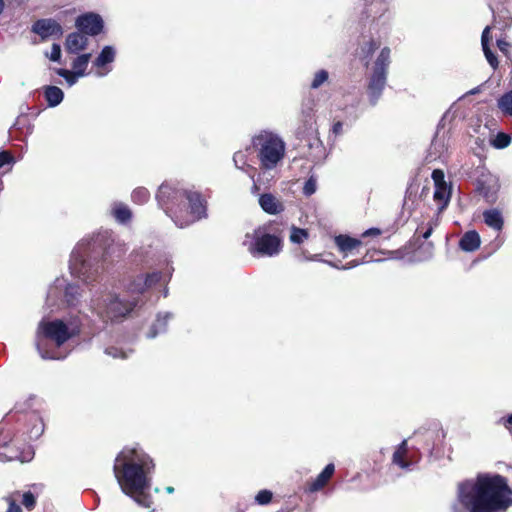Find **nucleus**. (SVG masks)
Segmentation results:
<instances>
[{"instance_id":"393cba45","label":"nucleus","mask_w":512,"mask_h":512,"mask_svg":"<svg viewBox=\"0 0 512 512\" xmlns=\"http://www.w3.org/2000/svg\"><path fill=\"white\" fill-rule=\"evenodd\" d=\"M484 223L491 229L500 232L504 226V218L497 208H490L483 211Z\"/></svg>"},{"instance_id":"473e14b6","label":"nucleus","mask_w":512,"mask_h":512,"mask_svg":"<svg viewBox=\"0 0 512 512\" xmlns=\"http://www.w3.org/2000/svg\"><path fill=\"white\" fill-rule=\"evenodd\" d=\"M91 54L90 53H83L78 55L73 61H72V71L76 72L77 75H80L81 77L86 75V69L88 66V63L90 61Z\"/></svg>"},{"instance_id":"e433bc0d","label":"nucleus","mask_w":512,"mask_h":512,"mask_svg":"<svg viewBox=\"0 0 512 512\" xmlns=\"http://www.w3.org/2000/svg\"><path fill=\"white\" fill-rule=\"evenodd\" d=\"M150 198V193L148 189L144 187H138L133 190L131 194V199L136 204H144L146 203Z\"/></svg>"},{"instance_id":"f03ea898","label":"nucleus","mask_w":512,"mask_h":512,"mask_svg":"<svg viewBox=\"0 0 512 512\" xmlns=\"http://www.w3.org/2000/svg\"><path fill=\"white\" fill-rule=\"evenodd\" d=\"M127 252L126 244L115 240L108 230L84 237L71 252L69 269L71 275L86 284L101 279L107 265Z\"/></svg>"},{"instance_id":"49530a36","label":"nucleus","mask_w":512,"mask_h":512,"mask_svg":"<svg viewBox=\"0 0 512 512\" xmlns=\"http://www.w3.org/2000/svg\"><path fill=\"white\" fill-rule=\"evenodd\" d=\"M22 504L28 509L32 510L36 504V498L31 491L24 492L22 496Z\"/></svg>"},{"instance_id":"774afa93","label":"nucleus","mask_w":512,"mask_h":512,"mask_svg":"<svg viewBox=\"0 0 512 512\" xmlns=\"http://www.w3.org/2000/svg\"><path fill=\"white\" fill-rule=\"evenodd\" d=\"M251 178H252V180H253L252 193H255L256 191H258V190H259V186H258V184H257V183H258V181H259V179H258V180H255V179H254V176H251Z\"/></svg>"},{"instance_id":"aec40b11","label":"nucleus","mask_w":512,"mask_h":512,"mask_svg":"<svg viewBox=\"0 0 512 512\" xmlns=\"http://www.w3.org/2000/svg\"><path fill=\"white\" fill-rule=\"evenodd\" d=\"M173 318V313L171 312H159L156 315L155 321L150 326L148 332L146 333L147 339H154L158 335L164 334L168 329V322Z\"/></svg>"},{"instance_id":"c85d7f7f","label":"nucleus","mask_w":512,"mask_h":512,"mask_svg":"<svg viewBox=\"0 0 512 512\" xmlns=\"http://www.w3.org/2000/svg\"><path fill=\"white\" fill-rule=\"evenodd\" d=\"M115 57V48L111 45H106L102 48L97 58L93 61V65L97 68L105 67L106 65L114 62Z\"/></svg>"},{"instance_id":"f704fd0d","label":"nucleus","mask_w":512,"mask_h":512,"mask_svg":"<svg viewBox=\"0 0 512 512\" xmlns=\"http://www.w3.org/2000/svg\"><path fill=\"white\" fill-rule=\"evenodd\" d=\"M477 189L487 202L493 203L496 200L497 189L495 187L479 181Z\"/></svg>"},{"instance_id":"cd10ccee","label":"nucleus","mask_w":512,"mask_h":512,"mask_svg":"<svg viewBox=\"0 0 512 512\" xmlns=\"http://www.w3.org/2000/svg\"><path fill=\"white\" fill-rule=\"evenodd\" d=\"M380 42L371 38L361 44L357 55L364 66L368 67L374 52L379 48Z\"/></svg>"},{"instance_id":"ddd939ff","label":"nucleus","mask_w":512,"mask_h":512,"mask_svg":"<svg viewBox=\"0 0 512 512\" xmlns=\"http://www.w3.org/2000/svg\"><path fill=\"white\" fill-rule=\"evenodd\" d=\"M390 0H365V8L363 11L364 25L369 24L370 31L380 33L386 29L391 14L389 11Z\"/></svg>"},{"instance_id":"603ef678","label":"nucleus","mask_w":512,"mask_h":512,"mask_svg":"<svg viewBox=\"0 0 512 512\" xmlns=\"http://www.w3.org/2000/svg\"><path fill=\"white\" fill-rule=\"evenodd\" d=\"M451 118H452V116H450V111L449 110L446 111L438 123L437 132H436L435 137L438 136L440 129L445 127L446 120L447 119L451 120ZM436 145H437V140H436V138H434V140L432 141V147H436Z\"/></svg>"},{"instance_id":"2eb2a0df","label":"nucleus","mask_w":512,"mask_h":512,"mask_svg":"<svg viewBox=\"0 0 512 512\" xmlns=\"http://www.w3.org/2000/svg\"><path fill=\"white\" fill-rule=\"evenodd\" d=\"M185 205L182 216L183 220L189 221V225L207 218V202L199 191L189 188Z\"/></svg>"},{"instance_id":"39448f33","label":"nucleus","mask_w":512,"mask_h":512,"mask_svg":"<svg viewBox=\"0 0 512 512\" xmlns=\"http://www.w3.org/2000/svg\"><path fill=\"white\" fill-rule=\"evenodd\" d=\"M446 433L439 423H431L428 427H421L415 431L412 440L415 445L408 451L407 440H403L393 454V463L401 469L411 470L425 452L430 457H438L442 453V447Z\"/></svg>"},{"instance_id":"864d4df0","label":"nucleus","mask_w":512,"mask_h":512,"mask_svg":"<svg viewBox=\"0 0 512 512\" xmlns=\"http://www.w3.org/2000/svg\"><path fill=\"white\" fill-rule=\"evenodd\" d=\"M19 459L21 462L26 461L27 459L21 457L16 451H11L9 454L0 453V461H12Z\"/></svg>"},{"instance_id":"ea45409f","label":"nucleus","mask_w":512,"mask_h":512,"mask_svg":"<svg viewBox=\"0 0 512 512\" xmlns=\"http://www.w3.org/2000/svg\"><path fill=\"white\" fill-rule=\"evenodd\" d=\"M309 234L306 229L293 226L291 228L290 241L295 244H301L308 238Z\"/></svg>"},{"instance_id":"f257e3e1","label":"nucleus","mask_w":512,"mask_h":512,"mask_svg":"<svg viewBox=\"0 0 512 512\" xmlns=\"http://www.w3.org/2000/svg\"><path fill=\"white\" fill-rule=\"evenodd\" d=\"M512 506V488L500 474H480L459 482L451 512H506Z\"/></svg>"},{"instance_id":"0e129e2a","label":"nucleus","mask_w":512,"mask_h":512,"mask_svg":"<svg viewBox=\"0 0 512 512\" xmlns=\"http://www.w3.org/2000/svg\"><path fill=\"white\" fill-rule=\"evenodd\" d=\"M27 121V118L26 117H18L15 121V123L13 124V129H21L22 126L25 125V122Z\"/></svg>"},{"instance_id":"58836bf2","label":"nucleus","mask_w":512,"mask_h":512,"mask_svg":"<svg viewBox=\"0 0 512 512\" xmlns=\"http://www.w3.org/2000/svg\"><path fill=\"white\" fill-rule=\"evenodd\" d=\"M511 143V136L504 132H499L491 141L493 147L497 149H504Z\"/></svg>"},{"instance_id":"a878e982","label":"nucleus","mask_w":512,"mask_h":512,"mask_svg":"<svg viewBox=\"0 0 512 512\" xmlns=\"http://www.w3.org/2000/svg\"><path fill=\"white\" fill-rule=\"evenodd\" d=\"M334 242L338 250L346 257L352 250L358 248L362 242L346 234H339L334 237Z\"/></svg>"},{"instance_id":"72a5a7b5","label":"nucleus","mask_w":512,"mask_h":512,"mask_svg":"<svg viewBox=\"0 0 512 512\" xmlns=\"http://www.w3.org/2000/svg\"><path fill=\"white\" fill-rule=\"evenodd\" d=\"M497 106L504 115L512 117V89L498 98Z\"/></svg>"},{"instance_id":"1a4fd4ad","label":"nucleus","mask_w":512,"mask_h":512,"mask_svg":"<svg viewBox=\"0 0 512 512\" xmlns=\"http://www.w3.org/2000/svg\"><path fill=\"white\" fill-rule=\"evenodd\" d=\"M314 106L315 103L312 100L302 103L295 136L309 148V156L313 161H317L324 155V146L318 136Z\"/></svg>"},{"instance_id":"3c124183","label":"nucleus","mask_w":512,"mask_h":512,"mask_svg":"<svg viewBox=\"0 0 512 512\" xmlns=\"http://www.w3.org/2000/svg\"><path fill=\"white\" fill-rule=\"evenodd\" d=\"M14 157L9 151H0V168L5 165L14 163Z\"/></svg>"},{"instance_id":"4468645a","label":"nucleus","mask_w":512,"mask_h":512,"mask_svg":"<svg viewBox=\"0 0 512 512\" xmlns=\"http://www.w3.org/2000/svg\"><path fill=\"white\" fill-rule=\"evenodd\" d=\"M64 288V301L69 307H76L80 304L82 298V289L78 284L66 283L65 279H56L47 291V303L50 306L56 304Z\"/></svg>"},{"instance_id":"13d9d810","label":"nucleus","mask_w":512,"mask_h":512,"mask_svg":"<svg viewBox=\"0 0 512 512\" xmlns=\"http://www.w3.org/2000/svg\"><path fill=\"white\" fill-rule=\"evenodd\" d=\"M432 232L433 226L431 225V223L427 224V227L425 228L424 231H421L420 228L416 230V233L419 234V237L424 240L428 239L431 236Z\"/></svg>"},{"instance_id":"f8f14e48","label":"nucleus","mask_w":512,"mask_h":512,"mask_svg":"<svg viewBox=\"0 0 512 512\" xmlns=\"http://www.w3.org/2000/svg\"><path fill=\"white\" fill-rule=\"evenodd\" d=\"M390 65V49L384 47L377 56L372 72L368 77L367 96L371 106H375L381 98L387 84Z\"/></svg>"},{"instance_id":"79ce46f5","label":"nucleus","mask_w":512,"mask_h":512,"mask_svg":"<svg viewBox=\"0 0 512 512\" xmlns=\"http://www.w3.org/2000/svg\"><path fill=\"white\" fill-rule=\"evenodd\" d=\"M105 354L113 357V358H121L126 359L128 357V352L123 350L122 348H118L116 346H110L105 349Z\"/></svg>"},{"instance_id":"9d476101","label":"nucleus","mask_w":512,"mask_h":512,"mask_svg":"<svg viewBox=\"0 0 512 512\" xmlns=\"http://www.w3.org/2000/svg\"><path fill=\"white\" fill-rule=\"evenodd\" d=\"M252 145L257 151L260 167L264 170L274 169L285 154L284 141L272 132L263 131L254 136Z\"/></svg>"},{"instance_id":"7ed1b4c3","label":"nucleus","mask_w":512,"mask_h":512,"mask_svg":"<svg viewBox=\"0 0 512 512\" xmlns=\"http://www.w3.org/2000/svg\"><path fill=\"white\" fill-rule=\"evenodd\" d=\"M154 468L153 459L139 445L124 447L114 461V476L122 492L144 508L153 504L147 490L151 486L150 475Z\"/></svg>"},{"instance_id":"0eeeda50","label":"nucleus","mask_w":512,"mask_h":512,"mask_svg":"<svg viewBox=\"0 0 512 512\" xmlns=\"http://www.w3.org/2000/svg\"><path fill=\"white\" fill-rule=\"evenodd\" d=\"M137 305L135 298L127 299L106 288L96 292L90 300V310L101 324V329L109 324L122 322Z\"/></svg>"},{"instance_id":"bb28decb","label":"nucleus","mask_w":512,"mask_h":512,"mask_svg":"<svg viewBox=\"0 0 512 512\" xmlns=\"http://www.w3.org/2000/svg\"><path fill=\"white\" fill-rule=\"evenodd\" d=\"M334 471V464H327L325 468L321 471V473L316 477V479L308 486L307 491L314 493L321 490L327 484L329 479L333 476Z\"/></svg>"},{"instance_id":"b1692460","label":"nucleus","mask_w":512,"mask_h":512,"mask_svg":"<svg viewBox=\"0 0 512 512\" xmlns=\"http://www.w3.org/2000/svg\"><path fill=\"white\" fill-rule=\"evenodd\" d=\"M481 244V238L476 230L465 232L459 240V247L465 252L476 251Z\"/></svg>"},{"instance_id":"dca6fc26","label":"nucleus","mask_w":512,"mask_h":512,"mask_svg":"<svg viewBox=\"0 0 512 512\" xmlns=\"http://www.w3.org/2000/svg\"><path fill=\"white\" fill-rule=\"evenodd\" d=\"M161 281L166 282V280L163 279L162 272L153 271L151 273L128 277L124 280L123 286L130 295H140Z\"/></svg>"},{"instance_id":"5701e85b","label":"nucleus","mask_w":512,"mask_h":512,"mask_svg":"<svg viewBox=\"0 0 512 512\" xmlns=\"http://www.w3.org/2000/svg\"><path fill=\"white\" fill-rule=\"evenodd\" d=\"M493 13L494 27L505 31L512 25V15L510 11L503 5H500L496 9L491 8Z\"/></svg>"},{"instance_id":"6ab92c4d","label":"nucleus","mask_w":512,"mask_h":512,"mask_svg":"<svg viewBox=\"0 0 512 512\" xmlns=\"http://www.w3.org/2000/svg\"><path fill=\"white\" fill-rule=\"evenodd\" d=\"M88 42L87 35L77 30L66 36L64 47L68 54H79L87 48Z\"/></svg>"},{"instance_id":"a211bd4d","label":"nucleus","mask_w":512,"mask_h":512,"mask_svg":"<svg viewBox=\"0 0 512 512\" xmlns=\"http://www.w3.org/2000/svg\"><path fill=\"white\" fill-rule=\"evenodd\" d=\"M75 26L87 36H97L103 31L104 22L99 14L89 12L78 16Z\"/></svg>"},{"instance_id":"4d7b16f0","label":"nucleus","mask_w":512,"mask_h":512,"mask_svg":"<svg viewBox=\"0 0 512 512\" xmlns=\"http://www.w3.org/2000/svg\"><path fill=\"white\" fill-rule=\"evenodd\" d=\"M497 47L504 55H508L510 43L507 42L505 39H497Z\"/></svg>"},{"instance_id":"de8ad7c7","label":"nucleus","mask_w":512,"mask_h":512,"mask_svg":"<svg viewBox=\"0 0 512 512\" xmlns=\"http://www.w3.org/2000/svg\"><path fill=\"white\" fill-rule=\"evenodd\" d=\"M434 186L447 185L445 181V174L441 169H434L431 174Z\"/></svg>"},{"instance_id":"7c9ffc66","label":"nucleus","mask_w":512,"mask_h":512,"mask_svg":"<svg viewBox=\"0 0 512 512\" xmlns=\"http://www.w3.org/2000/svg\"><path fill=\"white\" fill-rule=\"evenodd\" d=\"M451 197V188L447 185L435 186L433 198L439 205V210H443L449 204Z\"/></svg>"},{"instance_id":"338daca9","label":"nucleus","mask_w":512,"mask_h":512,"mask_svg":"<svg viewBox=\"0 0 512 512\" xmlns=\"http://www.w3.org/2000/svg\"><path fill=\"white\" fill-rule=\"evenodd\" d=\"M481 91V85L471 89L470 91H468L466 94L467 95H475L477 93H479Z\"/></svg>"},{"instance_id":"20e7f679","label":"nucleus","mask_w":512,"mask_h":512,"mask_svg":"<svg viewBox=\"0 0 512 512\" xmlns=\"http://www.w3.org/2000/svg\"><path fill=\"white\" fill-rule=\"evenodd\" d=\"M82 330V320L79 316H70L67 321L63 319L43 318L37 326L35 346L44 360H64L66 353L60 347L68 340L79 336Z\"/></svg>"},{"instance_id":"6e6552de","label":"nucleus","mask_w":512,"mask_h":512,"mask_svg":"<svg viewBox=\"0 0 512 512\" xmlns=\"http://www.w3.org/2000/svg\"><path fill=\"white\" fill-rule=\"evenodd\" d=\"M189 188L179 182H164L158 188L156 200L158 206L164 210L175 225L179 228L189 226V221L183 220L182 213L186 205V196Z\"/></svg>"},{"instance_id":"9b49d317","label":"nucleus","mask_w":512,"mask_h":512,"mask_svg":"<svg viewBox=\"0 0 512 512\" xmlns=\"http://www.w3.org/2000/svg\"><path fill=\"white\" fill-rule=\"evenodd\" d=\"M267 230V226H259L245 235L243 246L255 258L274 257L282 250L281 238Z\"/></svg>"},{"instance_id":"5fc2aeb1","label":"nucleus","mask_w":512,"mask_h":512,"mask_svg":"<svg viewBox=\"0 0 512 512\" xmlns=\"http://www.w3.org/2000/svg\"><path fill=\"white\" fill-rule=\"evenodd\" d=\"M5 500L8 503L6 512H22L21 506L11 496L6 497Z\"/></svg>"},{"instance_id":"052dcab7","label":"nucleus","mask_w":512,"mask_h":512,"mask_svg":"<svg viewBox=\"0 0 512 512\" xmlns=\"http://www.w3.org/2000/svg\"><path fill=\"white\" fill-rule=\"evenodd\" d=\"M381 234V230L379 228H376V227H372V228H369L367 230H365L363 233H362V237L363 238H366V237H370V236H378Z\"/></svg>"},{"instance_id":"412c9836","label":"nucleus","mask_w":512,"mask_h":512,"mask_svg":"<svg viewBox=\"0 0 512 512\" xmlns=\"http://www.w3.org/2000/svg\"><path fill=\"white\" fill-rule=\"evenodd\" d=\"M258 203L261 209L270 215H277L284 211V205L273 194H260Z\"/></svg>"},{"instance_id":"6e6d98bb","label":"nucleus","mask_w":512,"mask_h":512,"mask_svg":"<svg viewBox=\"0 0 512 512\" xmlns=\"http://www.w3.org/2000/svg\"><path fill=\"white\" fill-rule=\"evenodd\" d=\"M498 423L503 425L512 436V413L507 415L506 417L500 418Z\"/></svg>"},{"instance_id":"f3484780","label":"nucleus","mask_w":512,"mask_h":512,"mask_svg":"<svg viewBox=\"0 0 512 512\" xmlns=\"http://www.w3.org/2000/svg\"><path fill=\"white\" fill-rule=\"evenodd\" d=\"M31 32L38 35L41 42H45L49 39L59 40L64 34V29L55 18H41L33 22Z\"/></svg>"},{"instance_id":"c756f323","label":"nucleus","mask_w":512,"mask_h":512,"mask_svg":"<svg viewBox=\"0 0 512 512\" xmlns=\"http://www.w3.org/2000/svg\"><path fill=\"white\" fill-rule=\"evenodd\" d=\"M44 97L49 107H56L63 101L64 93L59 87L49 85L44 88Z\"/></svg>"},{"instance_id":"4c0bfd02","label":"nucleus","mask_w":512,"mask_h":512,"mask_svg":"<svg viewBox=\"0 0 512 512\" xmlns=\"http://www.w3.org/2000/svg\"><path fill=\"white\" fill-rule=\"evenodd\" d=\"M55 73L64 78L70 87L75 85L78 79L81 77L80 75H77L76 72L67 70L65 68H57L55 69Z\"/></svg>"},{"instance_id":"c9c22d12","label":"nucleus","mask_w":512,"mask_h":512,"mask_svg":"<svg viewBox=\"0 0 512 512\" xmlns=\"http://www.w3.org/2000/svg\"><path fill=\"white\" fill-rule=\"evenodd\" d=\"M329 79V72L325 69L318 70L312 79L310 88L316 90L320 88Z\"/></svg>"},{"instance_id":"e2e57ef3","label":"nucleus","mask_w":512,"mask_h":512,"mask_svg":"<svg viewBox=\"0 0 512 512\" xmlns=\"http://www.w3.org/2000/svg\"><path fill=\"white\" fill-rule=\"evenodd\" d=\"M342 129H343V123L341 121H337L333 124L332 126V132L335 134V135H339L342 133Z\"/></svg>"},{"instance_id":"2f4dec72","label":"nucleus","mask_w":512,"mask_h":512,"mask_svg":"<svg viewBox=\"0 0 512 512\" xmlns=\"http://www.w3.org/2000/svg\"><path fill=\"white\" fill-rule=\"evenodd\" d=\"M112 215L121 224H126L132 218L131 210L122 203H116L112 209Z\"/></svg>"},{"instance_id":"8fccbe9b","label":"nucleus","mask_w":512,"mask_h":512,"mask_svg":"<svg viewBox=\"0 0 512 512\" xmlns=\"http://www.w3.org/2000/svg\"><path fill=\"white\" fill-rule=\"evenodd\" d=\"M61 46L58 43H53L49 59L53 62H60L61 60Z\"/></svg>"},{"instance_id":"423d86ee","label":"nucleus","mask_w":512,"mask_h":512,"mask_svg":"<svg viewBox=\"0 0 512 512\" xmlns=\"http://www.w3.org/2000/svg\"><path fill=\"white\" fill-rule=\"evenodd\" d=\"M35 397H29L15 407L5 416V422L16 421L19 424L17 431L0 429V448L7 447L15 441L37 440L44 432L43 419L39 412L33 408Z\"/></svg>"},{"instance_id":"680f3d73","label":"nucleus","mask_w":512,"mask_h":512,"mask_svg":"<svg viewBox=\"0 0 512 512\" xmlns=\"http://www.w3.org/2000/svg\"><path fill=\"white\" fill-rule=\"evenodd\" d=\"M303 260L304 261L327 262L326 259L322 258L321 254L304 255Z\"/></svg>"},{"instance_id":"37998d69","label":"nucleus","mask_w":512,"mask_h":512,"mask_svg":"<svg viewBox=\"0 0 512 512\" xmlns=\"http://www.w3.org/2000/svg\"><path fill=\"white\" fill-rule=\"evenodd\" d=\"M316 188H317L316 179L313 176H311L305 181V184L303 187V194L305 196H311L312 194H314L316 192Z\"/></svg>"},{"instance_id":"a19ab883","label":"nucleus","mask_w":512,"mask_h":512,"mask_svg":"<svg viewBox=\"0 0 512 512\" xmlns=\"http://www.w3.org/2000/svg\"><path fill=\"white\" fill-rule=\"evenodd\" d=\"M273 494L270 490L263 489L255 496V501L259 505H267L271 502Z\"/></svg>"},{"instance_id":"bf43d9fd","label":"nucleus","mask_w":512,"mask_h":512,"mask_svg":"<svg viewBox=\"0 0 512 512\" xmlns=\"http://www.w3.org/2000/svg\"><path fill=\"white\" fill-rule=\"evenodd\" d=\"M490 26H486L482 32V35H481V45L482 47L483 46H488L490 45Z\"/></svg>"},{"instance_id":"a18cd8bd","label":"nucleus","mask_w":512,"mask_h":512,"mask_svg":"<svg viewBox=\"0 0 512 512\" xmlns=\"http://www.w3.org/2000/svg\"><path fill=\"white\" fill-rule=\"evenodd\" d=\"M367 261L363 258L361 260H352L350 262H347L345 265H338L337 263H330V266L338 269V270H349L352 268H355L361 264L366 263Z\"/></svg>"},{"instance_id":"69168bd1","label":"nucleus","mask_w":512,"mask_h":512,"mask_svg":"<svg viewBox=\"0 0 512 512\" xmlns=\"http://www.w3.org/2000/svg\"><path fill=\"white\" fill-rule=\"evenodd\" d=\"M425 249L428 251V254L426 257H422L420 258L421 261H424V260H428L431 258L432 256V250H433V244L432 242H428L425 246Z\"/></svg>"},{"instance_id":"09e8293b","label":"nucleus","mask_w":512,"mask_h":512,"mask_svg":"<svg viewBox=\"0 0 512 512\" xmlns=\"http://www.w3.org/2000/svg\"><path fill=\"white\" fill-rule=\"evenodd\" d=\"M233 161L235 166L238 169H244V166L246 165V154L242 151H237L234 153Z\"/></svg>"},{"instance_id":"c03bdc74","label":"nucleus","mask_w":512,"mask_h":512,"mask_svg":"<svg viewBox=\"0 0 512 512\" xmlns=\"http://www.w3.org/2000/svg\"><path fill=\"white\" fill-rule=\"evenodd\" d=\"M482 50L484 52V55L488 61V63L490 64V66L493 68V69H496L498 67V59L496 57V55L492 52L491 48H490V45L488 46H483L482 47Z\"/></svg>"},{"instance_id":"4be33fe9","label":"nucleus","mask_w":512,"mask_h":512,"mask_svg":"<svg viewBox=\"0 0 512 512\" xmlns=\"http://www.w3.org/2000/svg\"><path fill=\"white\" fill-rule=\"evenodd\" d=\"M154 255L155 253L151 247H141L132 252L131 258L134 264L141 265L143 268H150L156 265Z\"/></svg>"}]
</instances>
